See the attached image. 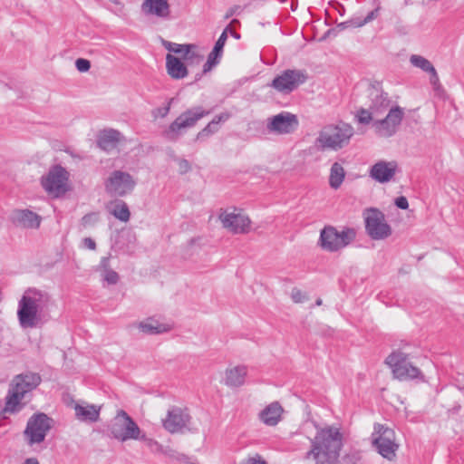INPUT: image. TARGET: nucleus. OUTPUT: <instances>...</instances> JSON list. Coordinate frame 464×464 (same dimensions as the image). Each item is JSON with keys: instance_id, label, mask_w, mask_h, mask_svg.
<instances>
[{"instance_id": "f257e3e1", "label": "nucleus", "mask_w": 464, "mask_h": 464, "mask_svg": "<svg viewBox=\"0 0 464 464\" xmlns=\"http://www.w3.org/2000/svg\"><path fill=\"white\" fill-rule=\"evenodd\" d=\"M50 296L46 292L29 288L18 302L17 318L22 328H36L47 321Z\"/></svg>"}, {"instance_id": "f03ea898", "label": "nucleus", "mask_w": 464, "mask_h": 464, "mask_svg": "<svg viewBox=\"0 0 464 464\" xmlns=\"http://www.w3.org/2000/svg\"><path fill=\"white\" fill-rule=\"evenodd\" d=\"M311 443L306 459L312 458L314 464H335L343 447V434L338 428L327 426L317 430Z\"/></svg>"}, {"instance_id": "7ed1b4c3", "label": "nucleus", "mask_w": 464, "mask_h": 464, "mask_svg": "<svg viewBox=\"0 0 464 464\" xmlns=\"http://www.w3.org/2000/svg\"><path fill=\"white\" fill-rule=\"evenodd\" d=\"M42 382L39 373L25 372L14 377L10 383L8 393L5 397L4 411L9 413H16L21 411V401L27 393L36 389Z\"/></svg>"}, {"instance_id": "20e7f679", "label": "nucleus", "mask_w": 464, "mask_h": 464, "mask_svg": "<svg viewBox=\"0 0 464 464\" xmlns=\"http://www.w3.org/2000/svg\"><path fill=\"white\" fill-rule=\"evenodd\" d=\"M353 133L352 125L345 122L327 125L319 132L315 144L322 150H338L349 144Z\"/></svg>"}, {"instance_id": "39448f33", "label": "nucleus", "mask_w": 464, "mask_h": 464, "mask_svg": "<svg viewBox=\"0 0 464 464\" xmlns=\"http://www.w3.org/2000/svg\"><path fill=\"white\" fill-rule=\"evenodd\" d=\"M385 363L392 369L393 376L398 380H418L425 382L421 371L410 362L409 353L401 350L393 351L385 359Z\"/></svg>"}, {"instance_id": "423d86ee", "label": "nucleus", "mask_w": 464, "mask_h": 464, "mask_svg": "<svg viewBox=\"0 0 464 464\" xmlns=\"http://www.w3.org/2000/svg\"><path fill=\"white\" fill-rule=\"evenodd\" d=\"M109 431L112 438L121 442L129 440H146V435H141L140 427L123 410H120L111 420Z\"/></svg>"}, {"instance_id": "0eeeda50", "label": "nucleus", "mask_w": 464, "mask_h": 464, "mask_svg": "<svg viewBox=\"0 0 464 464\" xmlns=\"http://www.w3.org/2000/svg\"><path fill=\"white\" fill-rule=\"evenodd\" d=\"M354 237L353 228L343 227L338 231L333 226H326L320 232L318 245L323 250L333 253L347 246Z\"/></svg>"}, {"instance_id": "6e6552de", "label": "nucleus", "mask_w": 464, "mask_h": 464, "mask_svg": "<svg viewBox=\"0 0 464 464\" xmlns=\"http://www.w3.org/2000/svg\"><path fill=\"white\" fill-rule=\"evenodd\" d=\"M210 111L205 110L201 106L190 108L182 112L164 131V136L169 140H176L182 134L183 130L191 128L205 116H208Z\"/></svg>"}, {"instance_id": "1a4fd4ad", "label": "nucleus", "mask_w": 464, "mask_h": 464, "mask_svg": "<svg viewBox=\"0 0 464 464\" xmlns=\"http://www.w3.org/2000/svg\"><path fill=\"white\" fill-rule=\"evenodd\" d=\"M372 445L377 452L388 460L396 456L399 445L395 441V432L392 429L382 424H375L372 434Z\"/></svg>"}, {"instance_id": "9d476101", "label": "nucleus", "mask_w": 464, "mask_h": 464, "mask_svg": "<svg viewBox=\"0 0 464 464\" xmlns=\"http://www.w3.org/2000/svg\"><path fill=\"white\" fill-rule=\"evenodd\" d=\"M53 420L45 413L33 414L27 420L24 430V437L28 446L32 447L44 441L49 430L52 429Z\"/></svg>"}, {"instance_id": "9b49d317", "label": "nucleus", "mask_w": 464, "mask_h": 464, "mask_svg": "<svg viewBox=\"0 0 464 464\" xmlns=\"http://www.w3.org/2000/svg\"><path fill=\"white\" fill-rule=\"evenodd\" d=\"M365 231L373 240H382L392 235V227L386 222L384 214L375 208H367L363 213Z\"/></svg>"}, {"instance_id": "f8f14e48", "label": "nucleus", "mask_w": 464, "mask_h": 464, "mask_svg": "<svg viewBox=\"0 0 464 464\" xmlns=\"http://www.w3.org/2000/svg\"><path fill=\"white\" fill-rule=\"evenodd\" d=\"M405 112L404 109L397 104L392 105L386 116L381 120L372 121V128L377 136L391 138L398 131Z\"/></svg>"}, {"instance_id": "ddd939ff", "label": "nucleus", "mask_w": 464, "mask_h": 464, "mask_svg": "<svg viewBox=\"0 0 464 464\" xmlns=\"http://www.w3.org/2000/svg\"><path fill=\"white\" fill-rule=\"evenodd\" d=\"M307 80V73L303 70L287 69L274 78L269 84L280 93L289 94Z\"/></svg>"}, {"instance_id": "4468645a", "label": "nucleus", "mask_w": 464, "mask_h": 464, "mask_svg": "<svg viewBox=\"0 0 464 464\" xmlns=\"http://www.w3.org/2000/svg\"><path fill=\"white\" fill-rule=\"evenodd\" d=\"M69 173L67 170L56 165L53 167L45 177L42 178V186L48 194L58 198L68 191Z\"/></svg>"}, {"instance_id": "2eb2a0df", "label": "nucleus", "mask_w": 464, "mask_h": 464, "mask_svg": "<svg viewBox=\"0 0 464 464\" xmlns=\"http://www.w3.org/2000/svg\"><path fill=\"white\" fill-rule=\"evenodd\" d=\"M135 185L133 177L122 170L112 171L105 181L106 191L115 197H123L130 193Z\"/></svg>"}, {"instance_id": "dca6fc26", "label": "nucleus", "mask_w": 464, "mask_h": 464, "mask_svg": "<svg viewBox=\"0 0 464 464\" xmlns=\"http://www.w3.org/2000/svg\"><path fill=\"white\" fill-rule=\"evenodd\" d=\"M296 115L283 111L268 119L267 130L270 132L278 134H288L294 132L298 127Z\"/></svg>"}, {"instance_id": "f3484780", "label": "nucleus", "mask_w": 464, "mask_h": 464, "mask_svg": "<svg viewBox=\"0 0 464 464\" xmlns=\"http://www.w3.org/2000/svg\"><path fill=\"white\" fill-rule=\"evenodd\" d=\"M219 219L225 228L233 234H246L249 231L251 221L247 216L240 213H222Z\"/></svg>"}, {"instance_id": "a211bd4d", "label": "nucleus", "mask_w": 464, "mask_h": 464, "mask_svg": "<svg viewBox=\"0 0 464 464\" xmlns=\"http://www.w3.org/2000/svg\"><path fill=\"white\" fill-rule=\"evenodd\" d=\"M164 45L169 52L180 54L188 65L199 64L203 61V56L197 52L195 44L166 42Z\"/></svg>"}, {"instance_id": "6ab92c4d", "label": "nucleus", "mask_w": 464, "mask_h": 464, "mask_svg": "<svg viewBox=\"0 0 464 464\" xmlns=\"http://www.w3.org/2000/svg\"><path fill=\"white\" fill-rule=\"evenodd\" d=\"M189 420L190 416L186 411L179 407H173L168 411L163 426L171 433L179 432L187 426Z\"/></svg>"}, {"instance_id": "aec40b11", "label": "nucleus", "mask_w": 464, "mask_h": 464, "mask_svg": "<svg viewBox=\"0 0 464 464\" xmlns=\"http://www.w3.org/2000/svg\"><path fill=\"white\" fill-rule=\"evenodd\" d=\"M368 97L370 100V110L373 111L375 116L383 114L392 107V101L388 93L376 86H372L369 88Z\"/></svg>"}, {"instance_id": "412c9836", "label": "nucleus", "mask_w": 464, "mask_h": 464, "mask_svg": "<svg viewBox=\"0 0 464 464\" xmlns=\"http://www.w3.org/2000/svg\"><path fill=\"white\" fill-rule=\"evenodd\" d=\"M10 221L16 227L23 228H38L42 218L29 209H14L9 217Z\"/></svg>"}, {"instance_id": "4be33fe9", "label": "nucleus", "mask_w": 464, "mask_h": 464, "mask_svg": "<svg viewBox=\"0 0 464 464\" xmlns=\"http://www.w3.org/2000/svg\"><path fill=\"white\" fill-rule=\"evenodd\" d=\"M397 164L394 161H378L370 170V176L380 183H385L392 179L396 172Z\"/></svg>"}, {"instance_id": "5701e85b", "label": "nucleus", "mask_w": 464, "mask_h": 464, "mask_svg": "<svg viewBox=\"0 0 464 464\" xmlns=\"http://www.w3.org/2000/svg\"><path fill=\"white\" fill-rule=\"evenodd\" d=\"M189 66L182 58H178L171 53L166 55V70L174 80H181L188 76Z\"/></svg>"}, {"instance_id": "b1692460", "label": "nucleus", "mask_w": 464, "mask_h": 464, "mask_svg": "<svg viewBox=\"0 0 464 464\" xmlns=\"http://www.w3.org/2000/svg\"><path fill=\"white\" fill-rule=\"evenodd\" d=\"M141 11L147 15H154L162 19L169 18L170 14L168 0H144Z\"/></svg>"}, {"instance_id": "393cba45", "label": "nucleus", "mask_w": 464, "mask_h": 464, "mask_svg": "<svg viewBox=\"0 0 464 464\" xmlns=\"http://www.w3.org/2000/svg\"><path fill=\"white\" fill-rule=\"evenodd\" d=\"M122 139V135L120 131L110 129L103 130L98 137V146L105 150L111 151L115 149Z\"/></svg>"}, {"instance_id": "a878e982", "label": "nucleus", "mask_w": 464, "mask_h": 464, "mask_svg": "<svg viewBox=\"0 0 464 464\" xmlns=\"http://www.w3.org/2000/svg\"><path fill=\"white\" fill-rule=\"evenodd\" d=\"M282 412L283 408L281 407L279 402L275 401L267 405L259 413V418L266 425L275 426L279 422Z\"/></svg>"}, {"instance_id": "bb28decb", "label": "nucleus", "mask_w": 464, "mask_h": 464, "mask_svg": "<svg viewBox=\"0 0 464 464\" xmlns=\"http://www.w3.org/2000/svg\"><path fill=\"white\" fill-rule=\"evenodd\" d=\"M76 418L84 422H95L99 420L101 407L93 404L82 406L76 404L74 407Z\"/></svg>"}, {"instance_id": "cd10ccee", "label": "nucleus", "mask_w": 464, "mask_h": 464, "mask_svg": "<svg viewBox=\"0 0 464 464\" xmlns=\"http://www.w3.org/2000/svg\"><path fill=\"white\" fill-rule=\"evenodd\" d=\"M138 328L146 334H160L171 330V326L167 324H161L154 318H148L139 323Z\"/></svg>"}, {"instance_id": "c85d7f7f", "label": "nucleus", "mask_w": 464, "mask_h": 464, "mask_svg": "<svg viewBox=\"0 0 464 464\" xmlns=\"http://www.w3.org/2000/svg\"><path fill=\"white\" fill-rule=\"evenodd\" d=\"M246 366H236L226 372V384L229 387H239L244 384L246 376Z\"/></svg>"}, {"instance_id": "c756f323", "label": "nucleus", "mask_w": 464, "mask_h": 464, "mask_svg": "<svg viewBox=\"0 0 464 464\" xmlns=\"http://www.w3.org/2000/svg\"><path fill=\"white\" fill-rule=\"evenodd\" d=\"M230 117L231 114L227 111L216 115L213 120L202 130L198 132V139L216 133L219 129V123L227 121Z\"/></svg>"}, {"instance_id": "7c9ffc66", "label": "nucleus", "mask_w": 464, "mask_h": 464, "mask_svg": "<svg viewBox=\"0 0 464 464\" xmlns=\"http://www.w3.org/2000/svg\"><path fill=\"white\" fill-rule=\"evenodd\" d=\"M345 178L343 167L339 162H334L330 169L329 185L334 189H338Z\"/></svg>"}, {"instance_id": "2f4dec72", "label": "nucleus", "mask_w": 464, "mask_h": 464, "mask_svg": "<svg viewBox=\"0 0 464 464\" xmlns=\"http://www.w3.org/2000/svg\"><path fill=\"white\" fill-rule=\"evenodd\" d=\"M410 63L412 66L420 68L425 72L435 74V68L432 63L425 57L419 54H412L410 57Z\"/></svg>"}, {"instance_id": "473e14b6", "label": "nucleus", "mask_w": 464, "mask_h": 464, "mask_svg": "<svg viewBox=\"0 0 464 464\" xmlns=\"http://www.w3.org/2000/svg\"><path fill=\"white\" fill-rule=\"evenodd\" d=\"M111 213L119 220L127 222L130 220V212L128 205L124 201H118L113 206Z\"/></svg>"}, {"instance_id": "72a5a7b5", "label": "nucleus", "mask_w": 464, "mask_h": 464, "mask_svg": "<svg viewBox=\"0 0 464 464\" xmlns=\"http://www.w3.org/2000/svg\"><path fill=\"white\" fill-rule=\"evenodd\" d=\"M374 113L372 110L360 108L356 111L355 119L360 124L367 125L371 122L374 121L373 120Z\"/></svg>"}, {"instance_id": "f704fd0d", "label": "nucleus", "mask_w": 464, "mask_h": 464, "mask_svg": "<svg viewBox=\"0 0 464 464\" xmlns=\"http://www.w3.org/2000/svg\"><path fill=\"white\" fill-rule=\"evenodd\" d=\"M227 41V30H224L222 34L219 35L218 41L216 42L213 50L209 53V55L214 56L219 60H221L223 54V48Z\"/></svg>"}, {"instance_id": "c9c22d12", "label": "nucleus", "mask_w": 464, "mask_h": 464, "mask_svg": "<svg viewBox=\"0 0 464 464\" xmlns=\"http://www.w3.org/2000/svg\"><path fill=\"white\" fill-rule=\"evenodd\" d=\"M379 11H380V7L378 6L375 9L369 12L363 19L356 18L357 22L353 23V27H362L364 24L372 22V20L377 18V16L379 15Z\"/></svg>"}, {"instance_id": "e433bc0d", "label": "nucleus", "mask_w": 464, "mask_h": 464, "mask_svg": "<svg viewBox=\"0 0 464 464\" xmlns=\"http://www.w3.org/2000/svg\"><path fill=\"white\" fill-rule=\"evenodd\" d=\"M220 63V60L214 57V56H211V55H208V59H207V62L205 63V64L203 65V71H202V73H207L209 71L212 70L213 67L217 66L218 63Z\"/></svg>"}, {"instance_id": "4c0bfd02", "label": "nucleus", "mask_w": 464, "mask_h": 464, "mask_svg": "<svg viewBox=\"0 0 464 464\" xmlns=\"http://www.w3.org/2000/svg\"><path fill=\"white\" fill-rule=\"evenodd\" d=\"M76 69L81 72H88L91 68V63L89 60L84 58H78L75 61Z\"/></svg>"}, {"instance_id": "58836bf2", "label": "nucleus", "mask_w": 464, "mask_h": 464, "mask_svg": "<svg viewBox=\"0 0 464 464\" xmlns=\"http://www.w3.org/2000/svg\"><path fill=\"white\" fill-rule=\"evenodd\" d=\"M105 281L111 285H115L119 281V275L113 270H107L104 276Z\"/></svg>"}, {"instance_id": "ea45409f", "label": "nucleus", "mask_w": 464, "mask_h": 464, "mask_svg": "<svg viewBox=\"0 0 464 464\" xmlns=\"http://www.w3.org/2000/svg\"><path fill=\"white\" fill-rule=\"evenodd\" d=\"M97 221V216L94 213H90L82 217V225L83 227H89Z\"/></svg>"}, {"instance_id": "a19ab883", "label": "nucleus", "mask_w": 464, "mask_h": 464, "mask_svg": "<svg viewBox=\"0 0 464 464\" xmlns=\"http://www.w3.org/2000/svg\"><path fill=\"white\" fill-rule=\"evenodd\" d=\"M291 296L295 303H303L305 299L303 292L297 288H293Z\"/></svg>"}, {"instance_id": "79ce46f5", "label": "nucleus", "mask_w": 464, "mask_h": 464, "mask_svg": "<svg viewBox=\"0 0 464 464\" xmlns=\"http://www.w3.org/2000/svg\"><path fill=\"white\" fill-rule=\"evenodd\" d=\"M394 204L398 208L401 209H407L409 208L408 199L403 196L396 198Z\"/></svg>"}, {"instance_id": "37998d69", "label": "nucleus", "mask_w": 464, "mask_h": 464, "mask_svg": "<svg viewBox=\"0 0 464 464\" xmlns=\"http://www.w3.org/2000/svg\"><path fill=\"white\" fill-rule=\"evenodd\" d=\"M240 464H267L260 456L250 457L241 461Z\"/></svg>"}, {"instance_id": "c03bdc74", "label": "nucleus", "mask_w": 464, "mask_h": 464, "mask_svg": "<svg viewBox=\"0 0 464 464\" xmlns=\"http://www.w3.org/2000/svg\"><path fill=\"white\" fill-rule=\"evenodd\" d=\"M179 168L180 173H187L190 169L189 162L185 159H180L178 160Z\"/></svg>"}, {"instance_id": "a18cd8bd", "label": "nucleus", "mask_w": 464, "mask_h": 464, "mask_svg": "<svg viewBox=\"0 0 464 464\" xmlns=\"http://www.w3.org/2000/svg\"><path fill=\"white\" fill-rule=\"evenodd\" d=\"M83 246L88 248V249H91V250H94L96 248V243L93 239H92L91 237H85L83 239Z\"/></svg>"}, {"instance_id": "49530a36", "label": "nucleus", "mask_w": 464, "mask_h": 464, "mask_svg": "<svg viewBox=\"0 0 464 464\" xmlns=\"http://www.w3.org/2000/svg\"><path fill=\"white\" fill-rule=\"evenodd\" d=\"M239 9H240V6H238V5H234L232 7H230L225 14V19H228V18L232 17L234 14H237Z\"/></svg>"}, {"instance_id": "de8ad7c7", "label": "nucleus", "mask_w": 464, "mask_h": 464, "mask_svg": "<svg viewBox=\"0 0 464 464\" xmlns=\"http://www.w3.org/2000/svg\"><path fill=\"white\" fill-rule=\"evenodd\" d=\"M169 111V105L161 107V108H158L156 110V112H157L156 115L163 118V117L167 116Z\"/></svg>"}, {"instance_id": "09e8293b", "label": "nucleus", "mask_w": 464, "mask_h": 464, "mask_svg": "<svg viewBox=\"0 0 464 464\" xmlns=\"http://www.w3.org/2000/svg\"><path fill=\"white\" fill-rule=\"evenodd\" d=\"M357 22V19H352L350 21L342 22L337 24V27L341 30L346 29L349 26H353V23Z\"/></svg>"}, {"instance_id": "8fccbe9b", "label": "nucleus", "mask_w": 464, "mask_h": 464, "mask_svg": "<svg viewBox=\"0 0 464 464\" xmlns=\"http://www.w3.org/2000/svg\"><path fill=\"white\" fill-rule=\"evenodd\" d=\"M439 82V76L437 71L435 70V74H430V83L432 85H436Z\"/></svg>"}, {"instance_id": "3c124183", "label": "nucleus", "mask_w": 464, "mask_h": 464, "mask_svg": "<svg viewBox=\"0 0 464 464\" xmlns=\"http://www.w3.org/2000/svg\"><path fill=\"white\" fill-rule=\"evenodd\" d=\"M23 464H40L36 458H28L26 459Z\"/></svg>"}, {"instance_id": "603ef678", "label": "nucleus", "mask_w": 464, "mask_h": 464, "mask_svg": "<svg viewBox=\"0 0 464 464\" xmlns=\"http://www.w3.org/2000/svg\"><path fill=\"white\" fill-rule=\"evenodd\" d=\"M336 5H337L339 6V8H340V9L338 10L339 14H340L341 15H343V14H344V12H345L344 6H343V5H341V4H339V3H336Z\"/></svg>"}, {"instance_id": "864d4df0", "label": "nucleus", "mask_w": 464, "mask_h": 464, "mask_svg": "<svg viewBox=\"0 0 464 464\" xmlns=\"http://www.w3.org/2000/svg\"><path fill=\"white\" fill-rule=\"evenodd\" d=\"M230 35L237 40L240 39L241 37L240 34L235 31H230Z\"/></svg>"}, {"instance_id": "5fc2aeb1", "label": "nucleus", "mask_w": 464, "mask_h": 464, "mask_svg": "<svg viewBox=\"0 0 464 464\" xmlns=\"http://www.w3.org/2000/svg\"><path fill=\"white\" fill-rule=\"evenodd\" d=\"M229 24L231 26L240 25V22L237 19H232Z\"/></svg>"}, {"instance_id": "6e6d98bb", "label": "nucleus", "mask_w": 464, "mask_h": 464, "mask_svg": "<svg viewBox=\"0 0 464 464\" xmlns=\"http://www.w3.org/2000/svg\"><path fill=\"white\" fill-rule=\"evenodd\" d=\"M224 30H227V34L228 33L230 34V31H233V30L231 29V25H230V24H228V25H227Z\"/></svg>"}, {"instance_id": "4d7b16f0", "label": "nucleus", "mask_w": 464, "mask_h": 464, "mask_svg": "<svg viewBox=\"0 0 464 464\" xmlns=\"http://www.w3.org/2000/svg\"><path fill=\"white\" fill-rule=\"evenodd\" d=\"M321 304H322V300L321 299L316 300V304L317 305H320Z\"/></svg>"}, {"instance_id": "13d9d810", "label": "nucleus", "mask_w": 464, "mask_h": 464, "mask_svg": "<svg viewBox=\"0 0 464 464\" xmlns=\"http://www.w3.org/2000/svg\"><path fill=\"white\" fill-rule=\"evenodd\" d=\"M280 3H285L286 0H278Z\"/></svg>"}, {"instance_id": "bf43d9fd", "label": "nucleus", "mask_w": 464, "mask_h": 464, "mask_svg": "<svg viewBox=\"0 0 464 464\" xmlns=\"http://www.w3.org/2000/svg\"><path fill=\"white\" fill-rule=\"evenodd\" d=\"M295 5L292 4V10H295Z\"/></svg>"}]
</instances>
